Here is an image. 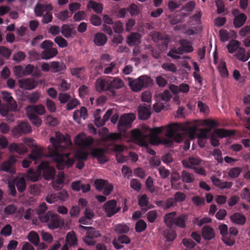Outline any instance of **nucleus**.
I'll use <instances>...</instances> for the list:
<instances>
[{
  "mask_svg": "<svg viewBox=\"0 0 250 250\" xmlns=\"http://www.w3.org/2000/svg\"><path fill=\"white\" fill-rule=\"evenodd\" d=\"M50 142L51 146L48 147V156L56 162L58 169L62 170L71 167L74 161L69 158L70 153L66 152L72 145L69 136H64L60 132H56L55 137H50Z\"/></svg>",
  "mask_w": 250,
  "mask_h": 250,
  "instance_id": "nucleus-1",
  "label": "nucleus"
},
{
  "mask_svg": "<svg viewBox=\"0 0 250 250\" xmlns=\"http://www.w3.org/2000/svg\"><path fill=\"white\" fill-rule=\"evenodd\" d=\"M48 208L45 202L40 204L36 208L35 212L42 223H47L48 228L52 229L60 226V216L51 211H47Z\"/></svg>",
  "mask_w": 250,
  "mask_h": 250,
  "instance_id": "nucleus-2",
  "label": "nucleus"
},
{
  "mask_svg": "<svg viewBox=\"0 0 250 250\" xmlns=\"http://www.w3.org/2000/svg\"><path fill=\"white\" fill-rule=\"evenodd\" d=\"M185 127L179 124H170L167 126L166 136L167 139L163 141V143L168 146L173 145V142L180 143L183 140V136L179 131L185 130Z\"/></svg>",
  "mask_w": 250,
  "mask_h": 250,
  "instance_id": "nucleus-3",
  "label": "nucleus"
},
{
  "mask_svg": "<svg viewBox=\"0 0 250 250\" xmlns=\"http://www.w3.org/2000/svg\"><path fill=\"white\" fill-rule=\"evenodd\" d=\"M128 85L135 92H139L144 88H147L153 84V80L147 75H142L137 79L127 77Z\"/></svg>",
  "mask_w": 250,
  "mask_h": 250,
  "instance_id": "nucleus-4",
  "label": "nucleus"
},
{
  "mask_svg": "<svg viewBox=\"0 0 250 250\" xmlns=\"http://www.w3.org/2000/svg\"><path fill=\"white\" fill-rule=\"evenodd\" d=\"M32 131L31 126L26 122H21L14 126L12 129V135L16 138Z\"/></svg>",
  "mask_w": 250,
  "mask_h": 250,
  "instance_id": "nucleus-5",
  "label": "nucleus"
},
{
  "mask_svg": "<svg viewBox=\"0 0 250 250\" xmlns=\"http://www.w3.org/2000/svg\"><path fill=\"white\" fill-rule=\"evenodd\" d=\"M135 119L133 114H124L122 116L118 124V128L120 131H125L131 127L132 123Z\"/></svg>",
  "mask_w": 250,
  "mask_h": 250,
  "instance_id": "nucleus-6",
  "label": "nucleus"
},
{
  "mask_svg": "<svg viewBox=\"0 0 250 250\" xmlns=\"http://www.w3.org/2000/svg\"><path fill=\"white\" fill-rule=\"evenodd\" d=\"M131 137L137 143L143 146H147L148 134L139 129H134L131 131Z\"/></svg>",
  "mask_w": 250,
  "mask_h": 250,
  "instance_id": "nucleus-7",
  "label": "nucleus"
},
{
  "mask_svg": "<svg viewBox=\"0 0 250 250\" xmlns=\"http://www.w3.org/2000/svg\"><path fill=\"white\" fill-rule=\"evenodd\" d=\"M38 169L41 171H43V177L47 180L53 179L56 174L55 168L50 167L49 163L47 162H42L39 165Z\"/></svg>",
  "mask_w": 250,
  "mask_h": 250,
  "instance_id": "nucleus-8",
  "label": "nucleus"
},
{
  "mask_svg": "<svg viewBox=\"0 0 250 250\" xmlns=\"http://www.w3.org/2000/svg\"><path fill=\"white\" fill-rule=\"evenodd\" d=\"M103 209L106 212L107 216L111 217L119 211L121 207L117 206V202L115 200H111L104 204Z\"/></svg>",
  "mask_w": 250,
  "mask_h": 250,
  "instance_id": "nucleus-9",
  "label": "nucleus"
},
{
  "mask_svg": "<svg viewBox=\"0 0 250 250\" xmlns=\"http://www.w3.org/2000/svg\"><path fill=\"white\" fill-rule=\"evenodd\" d=\"M232 14L234 17L233 21L234 26L236 28L242 27L247 21L246 15L244 13H241L238 9H233Z\"/></svg>",
  "mask_w": 250,
  "mask_h": 250,
  "instance_id": "nucleus-10",
  "label": "nucleus"
},
{
  "mask_svg": "<svg viewBox=\"0 0 250 250\" xmlns=\"http://www.w3.org/2000/svg\"><path fill=\"white\" fill-rule=\"evenodd\" d=\"M157 100L160 101L154 104L153 106V110L156 112H160L165 107V104L169 101L172 98L171 95H156Z\"/></svg>",
  "mask_w": 250,
  "mask_h": 250,
  "instance_id": "nucleus-11",
  "label": "nucleus"
},
{
  "mask_svg": "<svg viewBox=\"0 0 250 250\" xmlns=\"http://www.w3.org/2000/svg\"><path fill=\"white\" fill-rule=\"evenodd\" d=\"M100 235L99 231L92 227L91 229L86 232V236L83 238V240L87 245L93 246L96 243L94 239L99 237Z\"/></svg>",
  "mask_w": 250,
  "mask_h": 250,
  "instance_id": "nucleus-12",
  "label": "nucleus"
},
{
  "mask_svg": "<svg viewBox=\"0 0 250 250\" xmlns=\"http://www.w3.org/2000/svg\"><path fill=\"white\" fill-rule=\"evenodd\" d=\"M76 145L80 146L87 147L91 146L93 143L92 137H86L84 134L81 133L78 135L74 140Z\"/></svg>",
  "mask_w": 250,
  "mask_h": 250,
  "instance_id": "nucleus-13",
  "label": "nucleus"
},
{
  "mask_svg": "<svg viewBox=\"0 0 250 250\" xmlns=\"http://www.w3.org/2000/svg\"><path fill=\"white\" fill-rule=\"evenodd\" d=\"M151 106L145 104H140L137 108L138 118L141 120L148 119L151 116Z\"/></svg>",
  "mask_w": 250,
  "mask_h": 250,
  "instance_id": "nucleus-14",
  "label": "nucleus"
},
{
  "mask_svg": "<svg viewBox=\"0 0 250 250\" xmlns=\"http://www.w3.org/2000/svg\"><path fill=\"white\" fill-rule=\"evenodd\" d=\"M100 112V109H97V113L95 114L94 123L95 125L98 127L104 125L105 124V122L109 120L112 112V110L108 109L106 111L105 114L104 115L103 118L101 119L100 115H99V112Z\"/></svg>",
  "mask_w": 250,
  "mask_h": 250,
  "instance_id": "nucleus-15",
  "label": "nucleus"
},
{
  "mask_svg": "<svg viewBox=\"0 0 250 250\" xmlns=\"http://www.w3.org/2000/svg\"><path fill=\"white\" fill-rule=\"evenodd\" d=\"M95 87L96 90L99 92L110 91L109 79H98L96 82Z\"/></svg>",
  "mask_w": 250,
  "mask_h": 250,
  "instance_id": "nucleus-16",
  "label": "nucleus"
},
{
  "mask_svg": "<svg viewBox=\"0 0 250 250\" xmlns=\"http://www.w3.org/2000/svg\"><path fill=\"white\" fill-rule=\"evenodd\" d=\"M19 84L21 88L31 90L37 86L38 83L32 78H24L19 80Z\"/></svg>",
  "mask_w": 250,
  "mask_h": 250,
  "instance_id": "nucleus-17",
  "label": "nucleus"
},
{
  "mask_svg": "<svg viewBox=\"0 0 250 250\" xmlns=\"http://www.w3.org/2000/svg\"><path fill=\"white\" fill-rule=\"evenodd\" d=\"M105 153V149L104 148H94L91 151V155L93 157L96 158L100 163L104 164L108 161L104 155Z\"/></svg>",
  "mask_w": 250,
  "mask_h": 250,
  "instance_id": "nucleus-18",
  "label": "nucleus"
},
{
  "mask_svg": "<svg viewBox=\"0 0 250 250\" xmlns=\"http://www.w3.org/2000/svg\"><path fill=\"white\" fill-rule=\"evenodd\" d=\"M167 127H155L151 130L152 135L150 136V141L153 145H158L161 142V140L158 136L159 134L164 131H167Z\"/></svg>",
  "mask_w": 250,
  "mask_h": 250,
  "instance_id": "nucleus-19",
  "label": "nucleus"
},
{
  "mask_svg": "<svg viewBox=\"0 0 250 250\" xmlns=\"http://www.w3.org/2000/svg\"><path fill=\"white\" fill-rule=\"evenodd\" d=\"M52 6L51 4H42L38 3L34 8V12L37 17H42L43 15L45 12H48V11L51 10Z\"/></svg>",
  "mask_w": 250,
  "mask_h": 250,
  "instance_id": "nucleus-20",
  "label": "nucleus"
},
{
  "mask_svg": "<svg viewBox=\"0 0 250 250\" xmlns=\"http://www.w3.org/2000/svg\"><path fill=\"white\" fill-rule=\"evenodd\" d=\"M202 235L205 240H210L215 237V230L210 226L206 225L202 228Z\"/></svg>",
  "mask_w": 250,
  "mask_h": 250,
  "instance_id": "nucleus-21",
  "label": "nucleus"
},
{
  "mask_svg": "<svg viewBox=\"0 0 250 250\" xmlns=\"http://www.w3.org/2000/svg\"><path fill=\"white\" fill-rule=\"evenodd\" d=\"M201 162V160L199 158L194 157H190L188 159L182 161V164L185 167L192 169L199 166Z\"/></svg>",
  "mask_w": 250,
  "mask_h": 250,
  "instance_id": "nucleus-22",
  "label": "nucleus"
},
{
  "mask_svg": "<svg viewBox=\"0 0 250 250\" xmlns=\"http://www.w3.org/2000/svg\"><path fill=\"white\" fill-rule=\"evenodd\" d=\"M26 112L42 115L45 113V109L44 106L42 104L28 105L26 107Z\"/></svg>",
  "mask_w": 250,
  "mask_h": 250,
  "instance_id": "nucleus-23",
  "label": "nucleus"
},
{
  "mask_svg": "<svg viewBox=\"0 0 250 250\" xmlns=\"http://www.w3.org/2000/svg\"><path fill=\"white\" fill-rule=\"evenodd\" d=\"M16 159L14 157H10L8 160L4 162L0 165V169L11 173H13L14 169L12 168V164L15 163Z\"/></svg>",
  "mask_w": 250,
  "mask_h": 250,
  "instance_id": "nucleus-24",
  "label": "nucleus"
},
{
  "mask_svg": "<svg viewBox=\"0 0 250 250\" xmlns=\"http://www.w3.org/2000/svg\"><path fill=\"white\" fill-rule=\"evenodd\" d=\"M230 220L234 224L243 226L246 222V217L242 213L235 212L230 216Z\"/></svg>",
  "mask_w": 250,
  "mask_h": 250,
  "instance_id": "nucleus-25",
  "label": "nucleus"
},
{
  "mask_svg": "<svg viewBox=\"0 0 250 250\" xmlns=\"http://www.w3.org/2000/svg\"><path fill=\"white\" fill-rule=\"evenodd\" d=\"M109 85H110V91L112 92V94H115L112 92L114 89H120L124 86V83L123 81L118 77H115L111 80L109 79Z\"/></svg>",
  "mask_w": 250,
  "mask_h": 250,
  "instance_id": "nucleus-26",
  "label": "nucleus"
},
{
  "mask_svg": "<svg viewBox=\"0 0 250 250\" xmlns=\"http://www.w3.org/2000/svg\"><path fill=\"white\" fill-rule=\"evenodd\" d=\"M152 40L155 42H158L162 41V43L167 46L169 43V40L168 38L164 35L162 34L159 32H154L152 34Z\"/></svg>",
  "mask_w": 250,
  "mask_h": 250,
  "instance_id": "nucleus-27",
  "label": "nucleus"
},
{
  "mask_svg": "<svg viewBox=\"0 0 250 250\" xmlns=\"http://www.w3.org/2000/svg\"><path fill=\"white\" fill-rule=\"evenodd\" d=\"M176 214L175 211H172L165 215L164 221L168 228L172 229L174 225Z\"/></svg>",
  "mask_w": 250,
  "mask_h": 250,
  "instance_id": "nucleus-28",
  "label": "nucleus"
},
{
  "mask_svg": "<svg viewBox=\"0 0 250 250\" xmlns=\"http://www.w3.org/2000/svg\"><path fill=\"white\" fill-rule=\"evenodd\" d=\"M9 149L11 152L15 151L20 154H22L27 151V147L22 144H12L10 145Z\"/></svg>",
  "mask_w": 250,
  "mask_h": 250,
  "instance_id": "nucleus-29",
  "label": "nucleus"
},
{
  "mask_svg": "<svg viewBox=\"0 0 250 250\" xmlns=\"http://www.w3.org/2000/svg\"><path fill=\"white\" fill-rule=\"evenodd\" d=\"M107 38L105 35L102 33H96L94 37V42L98 46H103L107 42Z\"/></svg>",
  "mask_w": 250,
  "mask_h": 250,
  "instance_id": "nucleus-30",
  "label": "nucleus"
},
{
  "mask_svg": "<svg viewBox=\"0 0 250 250\" xmlns=\"http://www.w3.org/2000/svg\"><path fill=\"white\" fill-rule=\"evenodd\" d=\"M58 53L56 48H51L43 51L41 54L42 59L48 60L56 56Z\"/></svg>",
  "mask_w": 250,
  "mask_h": 250,
  "instance_id": "nucleus-31",
  "label": "nucleus"
},
{
  "mask_svg": "<svg viewBox=\"0 0 250 250\" xmlns=\"http://www.w3.org/2000/svg\"><path fill=\"white\" fill-rule=\"evenodd\" d=\"M61 33L66 38H69L72 34L75 35L76 31L68 24H63L61 27Z\"/></svg>",
  "mask_w": 250,
  "mask_h": 250,
  "instance_id": "nucleus-32",
  "label": "nucleus"
},
{
  "mask_svg": "<svg viewBox=\"0 0 250 250\" xmlns=\"http://www.w3.org/2000/svg\"><path fill=\"white\" fill-rule=\"evenodd\" d=\"M188 219V215L183 213L176 216L174 225L181 229L186 227V221Z\"/></svg>",
  "mask_w": 250,
  "mask_h": 250,
  "instance_id": "nucleus-33",
  "label": "nucleus"
},
{
  "mask_svg": "<svg viewBox=\"0 0 250 250\" xmlns=\"http://www.w3.org/2000/svg\"><path fill=\"white\" fill-rule=\"evenodd\" d=\"M219 138H224L232 136L234 133L231 130H226L223 128L215 129L213 133Z\"/></svg>",
  "mask_w": 250,
  "mask_h": 250,
  "instance_id": "nucleus-34",
  "label": "nucleus"
},
{
  "mask_svg": "<svg viewBox=\"0 0 250 250\" xmlns=\"http://www.w3.org/2000/svg\"><path fill=\"white\" fill-rule=\"evenodd\" d=\"M241 42L237 40H232L229 42L227 47L230 53H233L240 48Z\"/></svg>",
  "mask_w": 250,
  "mask_h": 250,
  "instance_id": "nucleus-35",
  "label": "nucleus"
},
{
  "mask_svg": "<svg viewBox=\"0 0 250 250\" xmlns=\"http://www.w3.org/2000/svg\"><path fill=\"white\" fill-rule=\"evenodd\" d=\"M27 116L31 123L35 126L38 127L42 125V121L40 117L35 114L32 113H27Z\"/></svg>",
  "mask_w": 250,
  "mask_h": 250,
  "instance_id": "nucleus-36",
  "label": "nucleus"
},
{
  "mask_svg": "<svg viewBox=\"0 0 250 250\" xmlns=\"http://www.w3.org/2000/svg\"><path fill=\"white\" fill-rule=\"evenodd\" d=\"M87 7L92 8L97 14L101 13L103 9L102 3H97L93 0H90L88 3Z\"/></svg>",
  "mask_w": 250,
  "mask_h": 250,
  "instance_id": "nucleus-37",
  "label": "nucleus"
},
{
  "mask_svg": "<svg viewBox=\"0 0 250 250\" xmlns=\"http://www.w3.org/2000/svg\"><path fill=\"white\" fill-rule=\"evenodd\" d=\"M15 183L19 192H22L25 190L26 184L25 179L23 177H20L15 179Z\"/></svg>",
  "mask_w": 250,
  "mask_h": 250,
  "instance_id": "nucleus-38",
  "label": "nucleus"
},
{
  "mask_svg": "<svg viewBox=\"0 0 250 250\" xmlns=\"http://www.w3.org/2000/svg\"><path fill=\"white\" fill-rule=\"evenodd\" d=\"M181 178L182 181L186 183H191L194 181V175L186 170L182 171Z\"/></svg>",
  "mask_w": 250,
  "mask_h": 250,
  "instance_id": "nucleus-39",
  "label": "nucleus"
},
{
  "mask_svg": "<svg viewBox=\"0 0 250 250\" xmlns=\"http://www.w3.org/2000/svg\"><path fill=\"white\" fill-rule=\"evenodd\" d=\"M50 67L52 68V72H58L66 69V66L63 63L59 64L58 62H50Z\"/></svg>",
  "mask_w": 250,
  "mask_h": 250,
  "instance_id": "nucleus-40",
  "label": "nucleus"
},
{
  "mask_svg": "<svg viewBox=\"0 0 250 250\" xmlns=\"http://www.w3.org/2000/svg\"><path fill=\"white\" fill-rule=\"evenodd\" d=\"M28 240L35 246L39 243L40 238L37 232L32 231L29 232L27 236Z\"/></svg>",
  "mask_w": 250,
  "mask_h": 250,
  "instance_id": "nucleus-41",
  "label": "nucleus"
},
{
  "mask_svg": "<svg viewBox=\"0 0 250 250\" xmlns=\"http://www.w3.org/2000/svg\"><path fill=\"white\" fill-rule=\"evenodd\" d=\"M235 56L238 60L243 62H246L249 59V56H246L245 54V49L242 47H240V48L237 50Z\"/></svg>",
  "mask_w": 250,
  "mask_h": 250,
  "instance_id": "nucleus-42",
  "label": "nucleus"
},
{
  "mask_svg": "<svg viewBox=\"0 0 250 250\" xmlns=\"http://www.w3.org/2000/svg\"><path fill=\"white\" fill-rule=\"evenodd\" d=\"M41 177V174L34 171L33 169H29L27 171V178L32 182L38 181Z\"/></svg>",
  "mask_w": 250,
  "mask_h": 250,
  "instance_id": "nucleus-43",
  "label": "nucleus"
},
{
  "mask_svg": "<svg viewBox=\"0 0 250 250\" xmlns=\"http://www.w3.org/2000/svg\"><path fill=\"white\" fill-rule=\"evenodd\" d=\"M242 169L240 167H234L229 169L228 172L229 176L232 179L237 178L242 172Z\"/></svg>",
  "mask_w": 250,
  "mask_h": 250,
  "instance_id": "nucleus-44",
  "label": "nucleus"
},
{
  "mask_svg": "<svg viewBox=\"0 0 250 250\" xmlns=\"http://www.w3.org/2000/svg\"><path fill=\"white\" fill-rule=\"evenodd\" d=\"M114 230L118 233H126L129 230V227L125 224H117L114 227Z\"/></svg>",
  "mask_w": 250,
  "mask_h": 250,
  "instance_id": "nucleus-45",
  "label": "nucleus"
},
{
  "mask_svg": "<svg viewBox=\"0 0 250 250\" xmlns=\"http://www.w3.org/2000/svg\"><path fill=\"white\" fill-rule=\"evenodd\" d=\"M162 68L166 71L175 73L177 71V67L173 63L165 62L161 65Z\"/></svg>",
  "mask_w": 250,
  "mask_h": 250,
  "instance_id": "nucleus-46",
  "label": "nucleus"
},
{
  "mask_svg": "<svg viewBox=\"0 0 250 250\" xmlns=\"http://www.w3.org/2000/svg\"><path fill=\"white\" fill-rule=\"evenodd\" d=\"M153 180L151 176H148L146 181V187L151 193H154L155 192L156 188L153 184Z\"/></svg>",
  "mask_w": 250,
  "mask_h": 250,
  "instance_id": "nucleus-47",
  "label": "nucleus"
},
{
  "mask_svg": "<svg viewBox=\"0 0 250 250\" xmlns=\"http://www.w3.org/2000/svg\"><path fill=\"white\" fill-rule=\"evenodd\" d=\"M108 183V181L105 180L97 179L95 181L94 185L96 189L101 191L103 190L105 186H107Z\"/></svg>",
  "mask_w": 250,
  "mask_h": 250,
  "instance_id": "nucleus-48",
  "label": "nucleus"
},
{
  "mask_svg": "<svg viewBox=\"0 0 250 250\" xmlns=\"http://www.w3.org/2000/svg\"><path fill=\"white\" fill-rule=\"evenodd\" d=\"M138 204L142 208L147 207L149 205V198L146 194H143L138 198Z\"/></svg>",
  "mask_w": 250,
  "mask_h": 250,
  "instance_id": "nucleus-49",
  "label": "nucleus"
},
{
  "mask_svg": "<svg viewBox=\"0 0 250 250\" xmlns=\"http://www.w3.org/2000/svg\"><path fill=\"white\" fill-rule=\"evenodd\" d=\"M146 223L142 219L139 220L135 224V230L139 233L144 231L146 228Z\"/></svg>",
  "mask_w": 250,
  "mask_h": 250,
  "instance_id": "nucleus-50",
  "label": "nucleus"
},
{
  "mask_svg": "<svg viewBox=\"0 0 250 250\" xmlns=\"http://www.w3.org/2000/svg\"><path fill=\"white\" fill-rule=\"evenodd\" d=\"M164 235L167 241L169 242L173 241L177 236L175 231L172 229L167 230Z\"/></svg>",
  "mask_w": 250,
  "mask_h": 250,
  "instance_id": "nucleus-51",
  "label": "nucleus"
},
{
  "mask_svg": "<svg viewBox=\"0 0 250 250\" xmlns=\"http://www.w3.org/2000/svg\"><path fill=\"white\" fill-rule=\"evenodd\" d=\"M11 54L12 51L10 49L4 46H0V55L5 59H9Z\"/></svg>",
  "mask_w": 250,
  "mask_h": 250,
  "instance_id": "nucleus-52",
  "label": "nucleus"
},
{
  "mask_svg": "<svg viewBox=\"0 0 250 250\" xmlns=\"http://www.w3.org/2000/svg\"><path fill=\"white\" fill-rule=\"evenodd\" d=\"M45 122L47 125L51 126H55L59 124L58 119L51 115L48 116L46 118Z\"/></svg>",
  "mask_w": 250,
  "mask_h": 250,
  "instance_id": "nucleus-53",
  "label": "nucleus"
},
{
  "mask_svg": "<svg viewBox=\"0 0 250 250\" xmlns=\"http://www.w3.org/2000/svg\"><path fill=\"white\" fill-rule=\"evenodd\" d=\"M2 99L3 100L6 101L9 104L12 106V109L15 110L17 107L15 101L12 97L11 95H2Z\"/></svg>",
  "mask_w": 250,
  "mask_h": 250,
  "instance_id": "nucleus-54",
  "label": "nucleus"
},
{
  "mask_svg": "<svg viewBox=\"0 0 250 250\" xmlns=\"http://www.w3.org/2000/svg\"><path fill=\"white\" fill-rule=\"evenodd\" d=\"M54 42L61 48L67 47L68 45L67 41L61 36L56 37Z\"/></svg>",
  "mask_w": 250,
  "mask_h": 250,
  "instance_id": "nucleus-55",
  "label": "nucleus"
},
{
  "mask_svg": "<svg viewBox=\"0 0 250 250\" xmlns=\"http://www.w3.org/2000/svg\"><path fill=\"white\" fill-rule=\"evenodd\" d=\"M66 242L68 244H69L70 246H76L77 245V240L76 236L74 235L68 233L67 234L66 238Z\"/></svg>",
  "mask_w": 250,
  "mask_h": 250,
  "instance_id": "nucleus-56",
  "label": "nucleus"
},
{
  "mask_svg": "<svg viewBox=\"0 0 250 250\" xmlns=\"http://www.w3.org/2000/svg\"><path fill=\"white\" fill-rule=\"evenodd\" d=\"M240 196L243 200L250 203V190L248 188H244L241 192Z\"/></svg>",
  "mask_w": 250,
  "mask_h": 250,
  "instance_id": "nucleus-57",
  "label": "nucleus"
},
{
  "mask_svg": "<svg viewBox=\"0 0 250 250\" xmlns=\"http://www.w3.org/2000/svg\"><path fill=\"white\" fill-rule=\"evenodd\" d=\"M130 187L133 189L139 191L141 188V184L140 182L136 179H132L130 182Z\"/></svg>",
  "mask_w": 250,
  "mask_h": 250,
  "instance_id": "nucleus-58",
  "label": "nucleus"
},
{
  "mask_svg": "<svg viewBox=\"0 0 250 250\" xmlns=\"http://www.w3.org/2000/svg\"><path fill=\"white\" fill-rule=\"evenodd\" d=\"M25 57V53L23 51H21L13 55V60L17 62H20L24 60Z\"/></svg>",
  "mask_w": 250,
  "mask_h": 250,
  "instance_id": "nucleus-59",
  "label": "nucleus"
},
{
  "mask_svg": "<svg viewBox=\"0 0 250 250\" xmlns=\"http://www.w3.org/2000/svg\"><path fill=\"white\" fill-rule=\"evenodd\" d=\"M89 153L83 151H78L75 154V157L78 160L86 161L87 159Z\"/></svg>",
  "mask_w": 250,
  "mask_h": 250,
  "instance_id": "nucleus-60",
  "label": "nucleus"
},
{
  "mask_svg": "<svg viewBox=\"0 0 250 250\" xmlns=\"http://www.w3.org/2000/svg\"><path fill=\"white\" fill-rule=\"evenodd\" d=\"M42 155V154L41 151L38 149H33L29 156L30 159L33 161H36L41 158Z\"/></svg>",
  "mask_w": 250,
  "mask_h": 250,
  "instance_id": "nucleus-61",
  "label": "nucleus"
},
{
  "mask_svg": "<svg viewBox=\"0 0 250 250\" xmlns=\"http://www.w3.org/2000/svg\"><path fill=\"white\" fill-rule=\"evenodd\" d=\"M14 72L18 78H21L24 76L23 67L21 65L15 66L14 68Z\"/></svg>",
  "mask_w": 250,
  "mask_h": 250,
  "instance_id": "nucleus-62",
  "label": "nucleus"
},
{
  "mask_svg": "<svg viewBox=\"0 0 250 250\" xmlns=\"http://www.w3.org/2000/svg\"><path fill=\"white\" fill-rule=\"evenodd\" d=\"M71 15L72 14H70L69 15V12L67 10H65L60 12L57 14V17L60 20L62 21H65L67 18L71 17Z\"/></svg>",
  "mask_w": 250,
  "mask_h": 250,
  "instance_id": "nucleus-63",
  "label": "nucleus"
},
{
  "mask_svg": "<svg viewBox=\"0 0 250 250\" xmlns=\"http://www.w3.org/2000/svg\"><path fill=\"white\" fill-rule=\"evenodd\" d=\"M113 28L115 32L118 34L122 33L124 31L123 23L120 21L115 22L113 24Z\"/></svg>",
  "mask_w": 250,
  "mask_h": 250,
  "instance_id": "nucleus-64",
  "label": "nucleus"
}]
</instances>
